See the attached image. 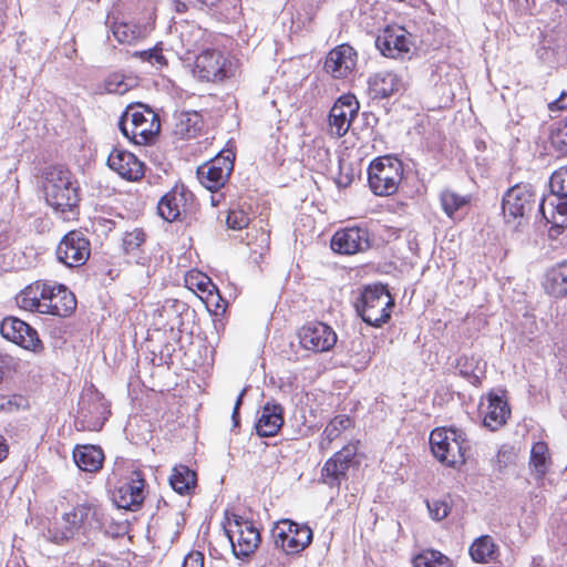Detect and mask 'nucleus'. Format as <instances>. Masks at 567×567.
Wrapping results in <instances>:
<instances>
[{
    "label": "nucleus",
    "instance_id": "9b49d317",
    "mask_svg": "<svg viewBox=\"0 0 567 567\" xmlns=\"http://www.w3.org/2000/svg\"><path fill=\"white\" fill-rule=\"evenodd\" d=\"M226 519L227 524L224 527L234 555L237 558H244L255 553L261 538L254 523L237 514H231V517Z\"/></svg>",
    "mask_w": 567,
    "mask_h": 567
},
{
    "label": "nucleus",
    "instance_id": "09e8293b",
    "mask_svg": "<svg viewBox=\"0 0 567 567\" xmlns=\"http://www.w3.org/2000/svg\"><path fill=\"white\" fill-rule=\"evenodd\" d=\"M551 112L567 110V92L564 91L560 95L548 104Z\"/></svg>",
    "mask_w": 567,
    "mask_h": 567
},
{
    "label": "nucleus",
    "instance_id": "de8ad7c7",
    "mask_svg": "<svg viewBox=\"0 0 567 567\" xmlns=\"http://www.w3.org/2000/svg\"><path fill=\"white\" fill-rule=\"evenodd\" d=\"M150 63L153 66H156L157 69H161V68H163L164 65L167 64L166 58L163 55L161 47L155 45L153 48V52H152V55H151Z\"/></svg>",
    "mask_w": 567,
    "mask_h": 567
},
{
    "label": "nucleus",
    "instance_id": "7c9ffc66",
    "mask_svg": "<svg viewBox=\"0 0 567 567\" xmlns=\"http://www.w3.org/2000/svg\"><path fill=\"white\" fill-rule=\"evenodd\" d=\"M73 458L81 471L96 472L102 467L104 453L100 446L78 445L73 451Z\"/></svg>",
    "mask_w": 567,
    "mask_h": 567
},
{
    "label": "nucleus",
    "instance_id": "9d476101",
    "mask_svg": "<svg viewBox=\"0 0 567 567\" xmlns=\"http://www.w3.org/2000/svg\"><path fill=\"white\" fill-rule=\"evenodd\" d=\"M374 42L383 56L394 60H410L416 50L414 35L398 24L382 29Z\"/></svg>",
    "mask_w": 567,
    "mask_h": 567
},
{
    "label": "nucleus",
    "instance_id": "ea45409f",
    "mask_svg": "<svg viewBox=\"0 0 567 567\" xmlns=\"http://www.w3.org/2000/svg\"><path fill=\"white\" fill-rule=\"evenodd\" d=\"M480 360L474 357L463 355L457 360V368L460 374L466 378L472 384L480 385L481 378L475 373V370L478 369Z\"/></svg>",
    "mask_w": 567,
    "mask_h": 567
},
{
    "label": "nucleus",
    "instance_id": "bb28decb",
    "mask_svg": "<svg viewBox=\"0 0 567 567\" xmlns=\"http://www.w3.org/2000/svg\"><path fill=\"white\" fill-rule=\"evenodd\" d=\"M111 30L120 43L133 44L151 33L153 22H114Z\"/></svg>",
    "mask_w": 567,
    "mask_h": 567
},
{
    "label": "nucleus",
    "instance_id": "bf43d9fd",
    "mask_svg": "<svg viewBox=\"0 0 567 567\" xmlns=\"http://www.w3.org/2000/svg\"><path fill=\"white\" fill-rule=\"evenodd\" d=\"M186 9V3L184 1L177 2V11H184Z\"/></svg>",
    "mask_w": 567,
    "mask_h": 567
},
{
    "label": "nucleus",
    "instance_id": "473e14b6",
    "mask_svg": "<svg viewBox=\"0 0 567 567\" xmlns=\"http://www.w3.org/2000/svg\"><path fill=\"white\" fill-rule=\"evenodd\" d=\"M197 475L186 465H176L172 470L169 484L181 495L188 494L195 488Z\"/></svg>",
    "mask_w": 567,
    "mask_h": 567
},
{
    "label": "nucleus",
    "instance_id": "c9c22d12",
    "mask_svg": "<svg viewBox=\"0 0 567 567\" xmlns=\"http://www.w3.org/2000/svg\"><path fill=\"white\" fill-rule=\"evenodd\" d=\"M413 567H453L451 559L435 549L422 550L413 558Z\"/></svg>",
    "mask_w": 567,
    "mask_h": 567
},
{
    "label": "nucleus",
    "instance_id": "a878e982",
    "mask_svg": "<svg viewBox=\"0 0 567 567\" xmlns=\"http://www.w3.org/2000/svg\"><path fill=\"white\" fill-rule=\"evenodd\" d=\"M284 425V408L277 402H267L255 429L260 437L275 436Z\"/></svg>",
    "mask_w": 567,
    "mask_h": 567
},
{
    "label": "nucleus",
    "instance_id": "f3484780",
    "mask_svg": "<svg viewBox=\"0 0 567 567\" xmlns=\"http://www.w3.org/2000/svg\"><path fill=\"white\" fill-rule=\"evenodd\" d=\"M55 254L58 260L66 267L82 266L91 254L90 241L79 230L69 231L60 240Z\"/></svg>",
    "mask_w": 567,
    "mask_h": 567
},
{
    "label": "nucleus",
    "instance_id": "4468645a",
    "mask_svg": "<svg viewBox=\"0 0 567 567\" xmlns=\"http://www.w3.org/2000/svg\"><path fill=\"white\" fill-rule=\"evenodd\" d=\"M537 196L529 184H516L511 187L503 196V214L507 223L511 219L515 221L519 219L517 226L522 225L534 210Z\"/></svg>",
    "mask_w": 567,
    "mask_h": 567
},
{
    "label": "nucleus",
    "instance_id": "4d7b16f0",
    "mask_svg": "<svg viewBox=\"0 0 567 567\" xmlns=\"http://www.w3.org/2000/svg\"><path fill=\"white\" fill-rule=\"evenodd\" d=\"M8 455V446L6 440L0 435V462Z\"/></svg>",
    "mask_w": 567,
    "mask_h": 567
},
{
    "label": "nucleus",
    "instance_id": "f704fd0d",
    "mask_svg": "<svg viewBox=\"0 0 567 567\" xmlns=\"http://www.w3.org/2000/svg\"><path fill=\"white\" fill-rule=\"evenodd\" d=\"M351 424V420L347 415H337L332 419L327 426L324 427L321 441L320 449H328L329 445L337 439L339 435L348 429Z\"/></svg>",
    "mask_w": 567,
    "mask_h": 567
},
{
    "label": "nucleus",
    "instance_id": "f03ea898",
    "mask_svg": "<svg viewBox=\"0 0 567 567\" xmlns=\"http://www.w3.org/2000/svg\"><path fill=\"white\" fill-rule=\"evenodd\" d=\"M45 202L58 213H72L79 204V184L63 165H52L42 172Z\"/></svg>",
    "mask_w": 567,
    "mask_h": 567
},
{
    "label": "nucleus",
    "instance_id": "3c124183",
    "mask_svg": "<svg viewBox=\"0 0 567 567\" xmlns=\"http://www.w3.org/2000/svg\"><path fill=\"white\" fill-rule=\"evenodd\" d=\"M196 287L202 292H208L210 296L213 291H217V287L212 282L208 277H202V279L196 284Z\"/></svg>",
    "mask_w": 567,
    "mask_h": 567
},
{
    "label": "nucleus",
    "instance_id": "f257e3e1",
    "mask_svg": "<svg viewBox=\"0 0 567 567\" xmlns=\"http://www.w3.org/2000/svg\"><path fill=\"white\" fill-rule=\"evenodd\" d=\"M21 309L31 312L69 317L76 308V299L64 285L35 281L25 287L17 297Z\"/></svg>",
    "mask_w": 567,
    "mask_h": 567
},
{
    "label": "nucleus",
    "instance_id": "f8f14e48",
    "mask_svg": "<svg viewBox=\"0 0 567 567\" xmlns=\"http://www.w3.org/2000/svg\"><path fill=\"white\" fill-rule=\"evenodd\" d=\"M193 74L203 82H221L235 74V64L220 50L205 49L196 55Z\"/></svg>",
    "mask_w": 567,
    "mask_h": 567
},
{
    "label": "nucleus",
    "instance_id": "58836bf2",
    "mask_svg": "<svg viewBox=\"0 0 567 567\" xmlns=\"http://www.w3.org/2000/svg\"><path fill=\"white\" fill-rule=\"evenodd\" d=\"M548 446L545 442L538 441L532 446L530 465L538 476H544L548 465Z\"/></svg>",
    "mask_w": 567,
    "mask_h": 567
},
{
    "label": "nucleus",
    "instance_id": "4c0bfd02",
    "mask_svg": "<svg viewBox=\"0 0 567 567\" xmlns=\"http://www.w3.org/2000/svg\"><path fill=\"white\" fill-rule=\"evenodd\" d=\"M204 38V30L196 25H185L179 32V40L185 52L195 51Z\"/></svg>",
    "mask_w": 567,
    "mask_h": 567
},
{
    "label": "nucleus",
    "instance_id": "7ed1b4c3",
    "mask_svg": "<svg viewBox=\"0 0 567 567\" xmlns=\"http://www.w3.org/2000/svg\"><path fill=\"white\" fill-rule=\"evenodd\" d=\"M104 512L92 503L74 506L62 515L63 525L49 528L48 537L52 543L64 544L79 535H87L103 527Z\"/></svg>",
    "mask_w": 567,
    "mask_h": 567
},
{
    "label": "nucleus",
    "instance_id": "a211bd4d",
    "mask_svg": "<svg viewBox=\"0 0 567 567\" xmlns=\"http://www.w3.org/2000/svg\"><path fill=\"white\" fill-rule=\"evenodd\" d=\"M0 333L4 339L25 350L40 352L43 349L37 330L19 318H4L0 324Z\"/></svg>",
    "mask_w": 567,
    "mask_h": 567
},
{
    "label": "nucleus",
    "instance_id": "aec40b11",
    "mask_svg": "<svg viewBox=\"0 0 567 567\" xmlns=\"http://www.w3.org/2000/svg\"><path fill=\"white\" fill-rule=\"evenodd\" d=\"M298 338L301 347L313 352H326L333 348L337 334L331 327L323 322H311L303 326Z\"/></svg>",
    "mask_w": 567,
    "mask_h": 567
},
{
    "label": "nucleus",
    "instance_id": "49530a36",
    "mask_svg": "<svg viewBox=\"0 0 567 567\" xmlns=\"http://www.w3.org/2000/svg\"><path fill=\"white\" fill-rule=\"evenodd\" d=\"M204 559L200 551H192L184 558L182 567H204Z\"/></svg>",
    "mask_w": 567,
    "mask_h": 567
},
{
    "label": "nucleus",
    "instance_id": "e433bc0d",
    "mask_svg": "<svg viewBox=\"0 0 567 567\" xmlns=\"http://www.w3.org/2000/svg\"><path fill=\"white\" fill-rule=\"evenodd\" d=\"M440 202L443 212L454 218L455 214L470 203V196H462L454 190L444 189L440 194Z\"/></svg>",
    "mask_w": 567,
    "mask_h": 567
},
{
    "label": "nucleus",
    "instance_id": "b1692460",
    "mask_svg": "<svg viewBox=\"0 0 567 567\" xmlns=\"http://www.w3.org/2000/svg\"><path fill=\"white\" fill-rule=\"evenodd\" d=\"M357 64V53L349 44L331 50L324 61V70L336 79L347 78Z\"/></svg>",
    "mask_w": 567,
    "mask_h": 567
},
{
    "label": "nucleus",
    "instance_id": "412c9836",
    "mask_svg": "<svg viewBox=\"0 0 567 567\" xmlns=\"http://www.w3.org/2000/svg\"><path fill=\"white\" fill-rule=\"evenodd\" d=\"M145 480L141 471H133L126 482L114 492V503L118 508L137 511L144 501Z\"/></svg>",
    "mask_w": 567,
    "mask_h": 567
},
{
    "label": "nucleus",
    "instance_id": "79ce46f5",
    "mask_svg": "<svg viewBox=\"0 0 567 567\" xmlns=\"http://www.w3.org/2000/svg\"><path fill=\"white\" fill-rule=\"evenodd\" d=\"M250 223L249 216L241 209H231L228 212L226 224L230 229L241 230Z\"/></svg>",
    "mask_w": 567,
    "mask_h": 567
},
{
    "label": "nucleus",
    "instance_id": "0eeeda50",
    "mask_svg": "<svg viewBox=\"0 0 567 567\" xmlns=\"http://www.w3.org/2000/svg\"><path fill=\"white\" fill-rule=\"evenodd\" d=\"M551 195L539 203L544 219L554 227H567V166L556 169L549 178Z\"/></svg>",
    "mask_w": 567,
    "mask_h": 567
},
{
    "label": "nucleus",
    "instance_id": "052dcab7",
    "mask_svg": "<svg viewBox=\"0 0 567 567\" xmlns=\"http://www.w3.org/2000/svg\"><path fill=\"white\" fill-rule=\"evenodd\" d=\"M558 4H567V0H554Z\"/></svg>",
    "mask_w": 567,
    "mask_h": 567
},
{
    "label": "nucleus",
    "instance_id": "603ef678",
    "mask_svg": "<svg viewBox=\"0 0 567 567\" xmlns=\"http://www.w3.org/2000/svg\"><path fill=\"white\" fill-rule=\"evenodd\" d=\"M246 393V388L243 389V391L239 393L237 400H236V403H235V406H234V411H233V414H231V420H233V425L234 426H238L239 424V408H240V404L243 402V398Z\"/></svg>",
    "mask_w": 567,
    "mask_h": 567
},
{
    "label": "nucleus",
    "instance_id": "2eb2a0df",
    "mask_svg": "<svg viewBox=\"0 0 567 567\" xmlns=\"http://www.w3.org/2000/svg\"><path fill=\"white\" fill-rule=\"evenodd\" d=\"M235 154L230 150H223L213 159L197 168L200 184L212 190H218L228 181L234 169Z\"/></svg>",
    "mask_w": 567,
    "mask_h": 567
},
{
    "label": "nucleus",
    "instance_id": "864d4df0",
    "mask_svg": "<svg viewBox=\"0 0 567 567\" xmlns=\"http://www.w3.org/2000/svg\"><path fill=\"white\" fill-rule=\"evenodd\" d=\"M172 516L174 519V524L176 526L175 535L177 536L179 535L181 528H183V526L185 525L186 519L181 511L173 512Z\"/></svg>",
    "mask_w": 567,
    "mask_h": 567
},
{
    "label": "nucleus",
    "instance_id": "8fccbe9b",
    "mask_svg": "<svg viewBox=\"0 0 567 567\" xmlns=\"http://www.w3.org/2000/svg\"><path fill=\"white\" fill-rule=\"evenodd\" d=\"M555 141L561 150L567 152V121L557 130Z\"/></svg>",
    "mask_w": 567,
    "mask_h": 567
},
{
    "label": "nucleus",
    "instance_id": "13d9d810",
    "mask_svg": "<svg viewBox=\"0 0 567 567\" xmlns=\"http://www.w3.org/2000/svg\"><path fill=\"white\" fill-rule=\"evenodd\" d=\"M351 183V177L349 175H346L344 177L343 176H340L338 179H337V184L341 187H347L349 184Z\"/></svg>",
    "mask_w": 567,
    "mask_h": 567
},
{
    "label": "nucleus",
    "instance_id": "a19ab883",
    "mask_svg": "<svg viewBox=\"0 0 567 567\" xmlns=\"http://www.w3.org/2000/svg\"><path fill=\"white\" fill-rule=\"evenodd\" d=\"M146 234L142 228L126 231L123 237V248L127 255L134 254L145 243Z\"/></svg>",
    "mask_w": 567,
    "mask_h": 567
},
{
    "label": "nucleus",
    "instance_id": "c756f323",
    "mask_svg": "<svg viewBox=\"0 0 567 567\" xmlns=\"http://www.w3.org/2000/svg\"><path fill=\"white\" fill-rule=\"evenodd\" d=\"M203 128V117L196 112H181L175 115L174 135L181 140L196 137Z\"/></svg>",
    "mask_w": 567,
    "mask_h": 567
},
{
    "label": "nucleus",
    "instance_id": "dca6fc26",
    "mask_svg": "<svg viewBox=\"0 0 567 567\" xmlns=\"http://www.w3.org/2000/svg\"><path fill=\"white\" fill-rule=\"evenodd\" d=\"M357 443H349L334 453L321 470V480L330 487H339L348 478V471L355 464Z\"/></svg>",
    "mask_w": 567,
    "mask_h": 567
},
{
    "label": "nucleus",
    "instance_id": "cd10ccee",
    "mask_svg": "<svg viewBox=\"0 0 567 567\" xmlns=\"http://www.w3.org/2000/svg\"><path fill=\"white\" fill-rule=\"evenodd\" d=\"M369 90L372 99H388L401 87V79L393 72L381 71L369 78Z\"/></svg>",
    "mask_w": 567,
    "mask_h": 567
},
{
    "label": "nucleus",
    "instance_id": "c85d7f7f",
    "mask_svg": "<svg viewBox=\"0 0 567 567\" xmlns=\"http://www.w3.org/2000/svg\"><path fill=\"white\" fill-rule=\"evenodd\" d=\"M511 415V409L506 400L498 394L488 395L487 411L484 416V425L492 431L502 427Z\"/></svg>",
    "mask_w": 567,
    "mask_h": 567
},
{
    "label": "nucleus",
    "instance_id": "680f3d73",
    "mask_svg": "<svg viewBox=\"0 0 567 567\" xmlns=\"http://www.w3.org/2000/svg\"><path fill=\"white\" fill-rule=\"evenodd\" d=\"M0 408L3 409L4 408V404L3 403H0Z\"/></svg>",
    "mask_w": 567,
    "mask_h": 567
},
{
    "label": "nucleus",
    "instance_id": "423d86ee",
    "mask_svg": "<svg viewBox=\"0 0 567 567\" xmlns=\"http://www.w3.org/2000/svg\"><path fill=\"white\" fill-rule=\"evenodd\" d=\"M403 163L395 156L374 158L368 168L370 189L378 196H390L398 190L403 178Z\"/></svg>",
    "mask_w": 567,
    "mask_h": 567
},
{
    "label": "nucleus",
    "instance_id": "a18cd8bd",
    "mask_svg": "<svg viewBox=\"0 0 567 567\" xmlns=\"http://www.w3.org/2000/svg\"><path fill=\"white\" fill-rule=\"evenodd\" d=\"M555 535L558 538V542L563 546H567V511L560 514V517L555 518Z\"/></svg>",
    "mask_w": 567,
    "mask_h": 567
},
{
    "label": "nucleus",
    "instance_id": "72a5a7b5",
    "mask_svg": "<svg viewBox=\"0 0 567 567\" xmlns=\"http://www.w3.org/2000/svg\"><path fill=\"white\" fill-rule=\"evenodd\" d=\"M496 545L491 536L478 537L470 547V554L476 563H488L496 556Z\"/></svg>",
    "mask_w": 567,
    "mask_h": 567
},
{
    "label": "nucleus",
    "instance_id": "5701e85b",
    "mask_svg": "<svg viewBox=\"0 0 567 567\" xmlns=\"http://www.w3.org/2000/svg\"><path fill=\"white\" fill-rule=\"evenodd\" d=\"M107 166L127 181H138L144 176V164L131 152L114 148L107 157Z\"/></svg>",
    "mask_w": 567,
    "mask_h": 567
},
{
    "label": "nucleus",
    "instance_id": "6e6d98bb",
    "mask_svg": "<svg viewBox=\"0 0 567 567\" xmlns=\"http://www.w3.org/2000/svg\"><path fill=\"white\" fill-rule=\"evenodd\" d=\"M152 52H153V48L148 49V50L137 51V52L134 53V56H138L143 61L150 62Z\"/></svg>",
    "mask_w": 567,
    "mask_h": 567
},
{
    "label": "nucleus",
    "instance_id": "6e6552de",
    "mask_svg": "<svg viewBox=\"0 0 567 567\" xmlns=\"http://www.w3.org/2000/svg\"><path fill=\"white\" fill-rule=\"evenodd\" d=\"M433 455L443 464L456 466L465 462L468 449L463 432L456 429L437 427L430 434Z\"/></svg>",
    "mask_w": 567,
    "mask_h": 567
},
{
    "label": "nucleus",
    "instance_id": "4be33fe9",
    "mask_svg": "<svg viewBox=\"0 0 567 567\" xmlns=\"http://www.w3.org/2000/svg\"><path fill=\"white\" fill-rule=\"evenodd\" d=\"M369 247L370 238L367 228L349 227L340 229L331 238L332 250L342 255H353L364 251Z\"/></svg>",
    "mask_w": 567,
    "mask_h": 567
},
{
    "label": "nucleus",
    "instance_id": "37998d69",
    "mask_svg": "<svg viewBox=\"0 0 567 567\" xmlns=\"http://www.w3.org/2000/svg\"><path fill=\"white\" fill-rule=\"evenodd\" d=\"M426 505L431 517L435 520L444 519L450 513V506L446 501L434 499L432 502H427Z\"/></svg>",
    "mask_w": 567,
    "mask_h": 567
},
{
    "label": "nucleus",
    "instance_id": "ddd939ff",
    "mask_svg": "<svg viewBox=\"0 0 567 567\" xmlns=\"http://www.w3.org/2000/svg\"><path fill=\"white\" fill-rule=\"evenodd\" d=\"M271 537L276 548H280L287 555H293L301 553L311 544L313 533L306 524L282 519L271 529Z\"/></svg>",
    "mask_w": 567,
    "mask_h": 567
},
{
    "label": "nucleus",
    "instance_id": "2f4dec72",
    "mask_svg": "<svg viewBox=\"0 0 567 567\" xmlns=\"http://www.w3.org/2000/svg\"><path fill=\"white\" fill-rule=\"evenodd\" d=\"M544 287L546 292L555 298L567 296V260L556 265L546 274Z\"/></svg>",
    "mask_w": 567,
    "mask_h": 567
},
{
    "label": "nucleus",
    "instance_id": "39448f33",
    "mask_svg": "<svg viewBox=\"0 0 567 567\" xmlns=\"http://www.w3.org/2000/svg\"><path fill=\"white\" fill-rule=\"evenodd\" d=\"M358 315L364 322L381 327L391 317L394 299L384 285L368 286L354 303Z\"/></svg>",
    "mask_w": 567,
    "mask_h": 567
},
{
    "label": "nucleus",
    "instance_id": "5fc2aeb1",
    "mask_svg": "<svg viewBox=\"0 0 567 567\" xmlns=\"http://www.w3.org/2000/svg\"><path fill=\"white\" fill-rule=\"evenodd\" d=\"M10 367V358L7 355L0 354V382L3 379L4 373L9 370Z\"/></svg>",
    "mask_w": 567,
    "mask_h": 567
},
{
    "label": "nucleus",
    "instance_id": "c03bdc74",
    "mask_svg": "<svg viewBox=\"0 0 567 567\" xmlns=\"http://www.w3.org/2000/svg\"><path fill=\"white\" fill-rule=\"evenodd\" d=\"M103 85L104 92L110 94H123L127 90V84L116 74L109 76Z\"/></svg>",
    "mask_w": 567,
    "mask_h": 567
},
{
    "label": "nucleus",
    "instance_id": "6ab92c4d",
    "mask_svg": "<svg viewBox=\"0 0 567 567\" xmlns=\"http://www.w3.org/2000/svg\"><path fill=\"white\" fill-rule=\"evenodd\" d=\"M360 104L353 94L341 95L329 113V133L334 137L344 136L357 117Z\"/></svg>",
    "mask_w": 567,
    "mask_h": 567
},
{
    "label": "nucleus",
    "instance_id": "e2e57ef3",
    "mask_svg": "<svg viewBox=\"0 0 567 567\" xmlns=\"http://www.w3.org/2000/svg\"><path fill=\"white\" fill-rule=\"evenodd\" d=\"M526 2L528 3V2H529V0H526Z\"/></svg>",
    "mask_w": 567,
    "mask_h": 567
},
{
    "label": "nucleus",
    "instance_id": "20e7f679",
    "mask_svg": "<svg viewBox=\"0 0 567 567\" xmlns=\"http://www.w3.org/2000/svg\"><path fill=\"white\" fill-rule=\"evenodd\" d=\"M122 134L137 145H147L159 133L158 115L148 106L141 103L126 107L118 121Z\"/></svg>",
    "mask_w": 567,
    "mask_h": 567
},
{
    "label": "nucleus",
    "instance_id": "1a4fd4ad",
    "mask_svg": "<svg viewBox=\"0 0 567 567\" xmlns=\"http://www.w3.org/2000/svg\"><path fill=\"white\" fill-rule=\"evenodd\" d=\"M110 414V405L103 394L90 385L81 394L75 426L80 431H100Z\"/></svg>",
    "mask_w": 567,
    "mask_h": 567
},
{
    "label": "nucleus",
    "instance_id": "393cba45",
    "mask_svg": "<svg viewBox=\"0 0 567 567\" xmlns=\"http://www.w3.org/2000/svg\"><path fill=\"white\" fill-rule=\"evenodd\" d=\"M192 197V193L184 188H174L166 193L157 205L158 215L166 221L177 220L183 213L186 212L187 199Z\"/></svg>",
    "mask_w": 567,
    "mask_h": 567
}]
</instances>
